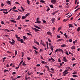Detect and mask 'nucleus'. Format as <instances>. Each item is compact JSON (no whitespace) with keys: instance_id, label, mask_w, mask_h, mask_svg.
<instances>
[{"instance_id":"1","label":"nucleus","mask_w":80,"mask_h":80,"mask_svg":"<svg viewBox=\"0 0 80 80\" xmlns=\"http://www.w3.org/2000/svg\"><path fill=\"white\" fill-rule=\"evenodd\" d=\"M36 21L37 22H35V23H41V21L39 20V18L38 17L36 19Z\"/></svg>"},{"instance_id":"2","label":"nucleus","mask_w":80,"mask_h":80,"mask_svg":"<svg viewBox=\"0 0 80 80\" xmlns=\"http://www.w3.org/2000/svg\"><path fill=\"white\" fill-rule=\"evenodd\" d=\"M32 29H33V30L35 31V32H37V31L39 32V31H40V30H39V29H37V28H33V27H32Z\"/></svg>"},{"instance_id":"3","label":"nucleus","mask_w":80,"mask_h":80,"mask_svg":"<svg viewBox=\"0 0 80 80\" xmlns=\"http://www.w3.org/2000/svg\"><path fill=\"white\" fill-rule=\"evenodd\" d=\"M57 0H52L51 1V2L52 3V4H54L55 5V3H56V2Z\"/></svg>"},{"instance_id":"4","label":"nucleus","mask_w":80,"mask_h":80,"mask_svg":"<svg viewBox=\"0 0 80 80\" xmlns=\"http://www.w3.org/2000/svg\"><path fill=\"white\" fill-rule=\"evenodd\" d=\"M51 21L52 23H54V22H55V18H52L51 19Z\"/></svg>"},{"instance_id":"5","label":"nucleus","mask_w":80,"mask_h":80,"mask_svg":"<svg viewBox=\"0 0 80 80\" xmlns=\"http://www.w3.org/2000/svg\"><path fill=\"white\" fill-rule=\"evenodd\" d=\"M63 41V39H59L58 40H57L56 42H60V41Z\"/></svg>"},{"instance_id":"6","label":"nucleus","mask_w":80,"mask_h":80,"mask_svg":"<svg viewBox=\"0 0 80 80\" xmlns=\"http://www.w3.org/2000/svg\"><path fill=\"white\" fill-rule=\"evenodd\" d=\"M46 45H47V48L48 49L49 48H48V42H46Z\"/></svg>"},{"instance_id":"7","label":"nucleus","mask_w":80,"mask_h":80,"mask_svg":"<svg viewBox=\"0 0 80 80\" xmlns=\"http://www.w3.org/2000/svg\"><path fill=\"white\" fill-rule=\"evenodd\" d=\"M9 42L11 44V45H13L14 44H15V42H11L10 41H9Z\"/></svg>"},{"instance_id":"8","label":"nucleus","mask_w":80,"mask_h":80,"mask_svg":"<svg viewBox=\"0 0 80 80\" xmlns=\"http://www.w3.org/2000/svg\"><path fill=\"white\" fill-rule=\"evenodd\" d=\"M63 61H64V62H67V61H68V60H67V59H66V58L65 57H64L63 58Z\"/></svg>"},{"instance_id":"9","label":"nucleus","mask_w":80,"mask_h":80,"mask_svg":"<svg viewBox=\"0 0 80 80\" xmlns=\"http://www.w3.org/2000/svg\"><path fill=\"white\" fill-rule=\"evenodd\" d=\"M69 28H70V27H71V28H73V24H70L68 25Z\"/></svg>"},{"instance_id":"10","label":"nucleus","mask_w":80,"mask_h":80,"mask_svg":"<svg viewBox=\"0 0 80 80\" xmlns=\"http://www.w3.org/2000/svg\"><path fill=\"white\" fill-rule=\"evenodd\" d=\"M23 38L24 40H28V38L24 36H23Z\"/></svg>"},{"instance_id":"11","label":"nucleus","mask_w":80,"mask_h":80,"mask_svg":"<svg viewBox=\"0 0 80 80\" xmlns=\"http://www.w3.org/2000/svg\"><path fill=\"white\" fill-rule=\"evenodd\" d=\"M34 27H35V28H38V29H40V28L37 26L34 25Z\"/></svg>"},{"instance_id":"12","label":"nucleus","mask_w":80,"mask_h":80,"mask_svg":"<svg viewBox=\"0 0 80 80\" xmlns=\"http://www.w3.org/2000/svg\"><path fill=\"white\" fill-rule=\"evenodd\" d=\"M75 46L74 45L73 47L72 46V47L71 48L72 50H73V49L75 50Z\"/></svg>"},{"instance_id":"13","label":"nucleus","mask_w":80,"mask_h":80,"mask_svg":"<svg viewBox=\"0 0 80 80\" xmlns=\"http://www.w3.org/2000/svg\"><path fill=\"white\" fill-rule=\"evenodd\" d=\"M59 51H61V52H62V53H63L64 52L63 51V50L60 49V48H59L58 49Z\"/></svg>"},{"instance_id":"14","label":"nucleus","mask_w":80,"mask_h":80,"mask_svg":"<svg viewBox=\"0 0 80 80\" xmlns=\"http://www.w3.org/2000/svg\"><path fill=\"white\" fill-rule=\"evenodd\" d=\"M22 65L23 66H26L27 65V64H25V62H24L22 63Z\"/></svg>"},{"instance_id":"15","label":"nucleus","mask_w":80,"mask_h":80,"mask_svg":"<svg viewBox=\"0 0 80 80\" xmlns=\"http://www.w3.org/2000/svg\"><path fill=\"white\" fill-rule=\"evenodd\" d=\"M66 44H63V45H61V47H66Z\"/></svg>"},{"instance_id":"16","label":"nucleus","mask_w":80,"mask_h":80,"mask_svg":"<svg viewBox=\"0 0 80 80\" xmlns=\"http://www.w3.org/2000/svg\"><path fill=\"white\" fill-rule=\"evenodd\" d=\"M72 77H74V78H76V77H78V76H77L75 74H74V75H72Z\"/></svg>"},{"instance_id":"17","label":"nucleus","mask_w":80,"mask_h":80,"mask_svg":"<svg viewBox=\"0 0 80 80\" xmlns=\"http://www.w3.org/2000/svg\"><path fill=\"white\" fill-rule=\"evenodd\" d=\"M20 16H18V18H17L16 20H20Z\"/></svg>"},{"instance_id":"18","label":"nucleus","mask_w":80,"mask_h":80,"mask_svg":"<svg viewBox=\"0 0 80 80\" xmlns=\"http://www.w3.org/2000/svg\"><path fill=\"white\" fill-rule=\"evenodd\" d=\"M42 45L44 47H46V45L45 44V43H44V42H43V43H42Z\"/></svg>"},{"instance_id":"19","label":"nucleus","mask_w":80,"mask_h":80,"mask_svg":"<svg viewBox=\"0 0 80 80\" xmlns=\"http://www.w3.org/2000/svg\"><path fill=\"white\" fill-rule=\"evenodd\" d=\"M43 64H46L47 62H46L44 61H42L41 62Z\"/></svg>"},{"instance_id":"20","label":"nucleus","mask_w":80,"mask_h":80,"mask_svg":"<svg viewBox=\"0 0 80 80\" xmlns=\"http://www.w3.org/2000/svg\"><path fill=\"white\" fill-rule=\"evenodd\" d=\"M7 3H8L9 5H11V1H8V2H7Z\"/></svg>"},{"instance_id":"21","label":"nucleus","mask_w":80,"mask_h":80,"mask_svg":"<svg viewBox=\"0 0 80 80\" xmlns=\"http://www.w3.org/2000/svg\"><path fill=\"white\" fill-rule=\"evenodd\" d=\"M77 40H76L75 41L73 42V43H74V45H75V43H77Z\"/></svg>"},{"instance_id":"22","label":"nucleus","mask_w":80,"mask_h":80,"mask_svg":"<svg viewBox=\"0 0 80 80\" xmlns=\"http://www.w3.org/2000/svg\"><path fill=\"white\" fill-rule=\"evenodd\" d=\"M1 11H7V9L4 8L1 9Z\"/></svg>"},{"instance_id":"23","label":"nucleus","mask_w":80,"mask_h":80,"mask_svg":"<svg viewBox=\"0 0 80 80\" xmlns=\"http://www.w3.org/2000/svg\"><path fill=\"white\" fill-rule=\"evenodd\" d=\"M53 48H54V47L53 46H51V50H53Z\"/></svg>"},{"instance_id":"24","label":"nucleus","mask_w":80,"mask_h":80,"mask_svg":"<svg viewBox=\"0 0 80 80\" xmlns=\"http://www.w3.org/2000/svg\"><path fill=\"white\" fill-rule=\"evenodd\" d=\"M11 22H13V23H16V21L13 20H11Z\"/></svg>"},{"instance_id":"25","label":"nucleus","mask_w":80,"mask_h":80,"mask_svg":"<svg viewBox=\"0 0 80 80\" xmlns=\"http://www.w3.org/2000/svg\"><path fill=\"white\" fill-rule=\"evenodd\" d=\"M47 7H48V8L46 10V11L47 12H48V11H49V10H50V8H49L48 7V6H47Z\"/></svg>"},{"instance_id":"26","label":"nucleus","mask_w":80,"mask_h":80,"mask_svg":"<svg viewBox=\"0 0 80 80\" xmlns=\"http://www.w3.org/2000/svg\"><path fill=\"white\" fill-rule=\"evenodd\" d=\"M42 21L43 23H46V22H47L46 21H45L43 19H42Z\"/></svg>"},{"instance_id":"27","label":"nucleus","mask_w":80,"mask_h":80,"mask_svg":"<svg viewBox=\"0 0 80 80\" xmlns=\"http://www.w3.org/2000/svg\"><path fill=\"white\" fill-rule=\"evenodd\" d=\"M21 7L22 11L23 12H24V11H25V9L23 8V7H22V6H21Z\"/></svg>"},{"instance_id":"28","label":"nucleus","mask_w":80,"mask_h":80,"mask_svg":"<svg viewBox=\"0 0 80 80\" xmlns=\"http://www.w3.org/2000/svg\"><path fill=\"white\" fill-rule=\"evenodd\" d=\"M35 43H36L37 45H40V44H39V42H38L37 41H36V42H35Z\"/></svg>"},{"instance_id":"29","label":"nucleus","mask_w":80,"mask_h":80,"mask_svg":"<svg viewBox=\"0 0 80 80\" xmlns=\"http://www.w3.org/2000/svg\"><path fill=\"white\" fill-rule=\"evenodd\" d=\"M27 2L28 5H30V1H29V0H27Z\"/></svg>"},{"instance_id":"30","label":"nucleus","mask_w":80,"mask_h":80,"mask_svg":"<svg viewBox=\"0 0 80 80\" xmlns=\"http://www.w3.org/2000/svg\"><path fill=\"white\" fill-rule=\"evenodd\" d=\"M26 18V16H23L22 17V19H25Z\"/></svg>"},{"instance_id":"31","label":"nucleus","mask_w":80,"mask_h":80,"mask_svg":"<svg viewBox=\"0 0 80 80\" xmlns=\"http://www.w3.org/2000/svg\"><path fill=\"white\" fill-rule=\"evenodd\" d=\"M48 42H50V43H52V41H51V40L50 38H48Z\"/></svg>"},{"instance_id":"32","label":"nucleus","mask_w":80,"mask_h":80,"mask_svg":"<svg viewBox=\"0 0 80 80\" xmlns=\"http://www.w3.org/2000/svg\"><path fill=\"white\" fill-rule=\"evenodd\" d=\"M32 47L34 48V49H35V50H37V48L34 47V46H33Z\"/></svg>"},{"instance_id":"33","label":"nucleus","mask_w":80,"mask_h":80,"mask_svg":"<svg viewBox=\"0 0 80 80\" xmlns=\"http://www.w3.org/2000/svg\"><path fill=\"white\" fill-rule=\"evenodd\" d=\"M47 33L48 35H50V34H51V32H47Z\"/></svg>"},{"instance_id":"34","label":"nucleus","mask_w":80,"mask_h":80,"mask_svg":"<svg viewBox=\"0 0 80 80\" xmlns=\"http://www.w3.org/2000/svg\"><path fill=\"white\" fill-rule=\"evenodd\" d=\"M51 59L52 60V62H54L55 61V60H54V59L53 58H51Z\"/></svg>"},{"instance_id":"35","label":"nucleus","mask_w":80,"mask_h":80,"mask_svg":"<svg viewBox=\"0 0 80 80\" xmlns=\"http://www.w3.org/2000/svg\"><path fill=\"white\" fill-rule=\"evenodd\" d=\"M58 62H59V63H61V60H60V58H59L58 59Z\"/></svg>"},{"instance_id":"36","label":"nucleus","mask_w":80,"mask_h":80,"mask_svg":"<svg viewBox=\"0 0 80 80\" xmlns=\"http://www.w3.org/2000/svg\"><path fill=\"white\" fill-rule=\"evenodd\" d=\"M61 28H62V27H61L59 28H58V32H59V31H60V29H61Z\"/></svg>"},{"instance_id":"37","label":"nucleus","mask_w":80,"mask_h":80,"mask_svg":"<svg viewBox=\"0 0 80 80\" xmlns=\"http://www.w3.org/2000/svg\"><path fill=\"white\" fill-rule=\"evenodd\" d=\"M17 40L18 41H23V39H17Z\"/></svg>"},{"instance_id":"38","label":"nucleus","mask_w":80,"mask_h":80,"mask_svg":"<svg viewBox=\"0 0 80 80\" xmlns=\"http://www.w3.org/2000/svg\"><path fill=\"white\" fill-rule=\"evenodd\" d=\"M75 60V58H74L73 57H72V61H73Z\"/></svg>"},{"instance_id":"39","label":"nucleus","mask_w":80,"mask_h":80,"mask_svg":"<svg viewBox=\"0 0 80 80\" xmlns=\"http://www.w3.org/2000/svg\"><path fill=\"white\" fill-rule=\"evenodd\" d=\"M68 72V70H65L64 72H62V73H66Z\"/></svg>"},{"instance_id":"40","label":"nucleus","mask_w":80,"mask_h":80,"mask_svg":"<svg viewBox=\"0 0 80 80\" xmlns=\"http://www.w3.org/2000/svg\"><path fill=\"white\" fill-rule=\"evenodd\" d=\"M40 2L41 3H45V1H43V0H41Z\"/></svg>"},{"instance_id":"41","label":"nucleus","mask_w":80,"mask_h":80,"mask_svg":"<svg viewBox=\"0 0 80 80\" xmlns=\"http://www.w3.org/2000/svg\"><path fill=\"white\" fill-rule=\"evenodd\" d=\"M12 10H15L16 9V7L15 6H14L12 8Z\"/></svg>"},{"instance_id":"42","label":"nucleus","mask_w":80,"mask_h":80,"mask_svg":"<svg viewBox=\"0 0 80 80\" xmlns=\"http://www.w3.org/2000/svg\"><path fill=\"white\" fill-rule=\"evenodd\" d=\"M64 35L65 36V37H66V38H67V34H66V33H65L64 34Z\"/></svg>"},{"instance_id":"43","label":"nucleus","mask_w":80,"mask_h":80,"mask_svg":"<svg viewBox=\"0 0 80 80\" xmlns=\"http://www.w3.org/2000/svg\"><path fill=\"white\" fill-rule=\"evenodd\" d=\"M77 74V72L75 71H74L73 73H72V74L74 75V74Z\"/></svg>"},{"instance_id":"44","label":"nucleus","mask_w":80,"mask_h":80,"mask_svg":"<svg viewBox=\"0 0 80 80\" xmlns=\"http://www.w3.org/2000/svg\"><path fill=\"white\" fill-rule=\"evenodd\" d=\"M23 60H22L19 63V65H21L22 63H23Z\"/></svg>"},{"instance_id":"45","label":"nucleus","mask_w":80,"mask_h":80,"mask_svg":"<svg viewBox=\"0 0 80 80\" xmlns=\"http://www.w3.org/2000/svg\"><path fill=\"white\" fill-rule=\"evenodd\" d=\"M3 13H5V14H7V13H8V12H5V11H3Z\"/></svg>"},{"instance_id":"46","label":"nucleus","mask_w":80,"mask_h":80,"mask_svg":"<svg viewBox=\"0 0 80 80\" xmlns=\"http://www.w3.org/2000/svg\"><path fill=\"white\" fill-rule=\"evenodd\" d=\"M80 8H78L75 11V12H77V11L78 10H80Z\"/></svg>"},{"instance_id":"47","label":"nucleus","mask_w":80,"mask_h":80,"mask_svg":"<svg viewBox=\"0 0 80 80\" xmlns=\"http://www.w3.org/2000/svg\"><path fill=\"white\" fill-rule=\"evenodd\" d=\"M27 59L28 60H31V58H30V57H28L27 58Z\"/></svg>"},{"instance_id":"48","label":"nucleus","mask_w":80,"mask_h":80,"mask_svg":"<svg viewBox=\"0 0 80 80\" xmlns=\"http://www.w3.org/2000/svg\"><path fill=\"white\" fill-rule=\"evenodd\" d=\"M8 70H5L4 71V73H5L6 72H8Z\"/></svg>"},{"instance_id":"49","label":"nucleus","mask_w":80,"mask_h":80,"mask_svg":"<svg viewBox=\"0 0 80 80\" xmlns=\"http://www.w3.org/2000/svg\"><path fill=\"white\" fill-rule=\"evenodd\" d=\"M5 30H6V31H7L8 32H10V30H9L8 29H5Z\"/></svg>"},{"instance_id":"50","label":"nucleus","mask_w":80,"mask_h":80,"mask_svg":"<svg viewBox=\"0 0 80 80\" xmlns=\"http://www.w3.org/2000/svg\"><path fill=\"white\" fill-rule=\"evenodd\" d=\"M50 7H51V8H53V6L52 5H50Z\"/></svg>"},{"instance_id":"51","label":"nucleus","mask_w":80,"mask_h":80,"mask_svg":"<svg viewBox=\"0 0 80 80\" xmlns=\"http://www.w3.org/2000/svg\"><path fill=\"white\" fill-rule=\"evenodd\" d=\"M21 43H24V44H25V42L23 41H20Z\"/></svg>"},{"instance_id":"52","label":"nucleus","mask_w":80,"mask_h":80,"mask_svg":"<svg viewBox=\"0 0 80 80\" xmlns=\"http://www.w3.org/2000/svg\"><path fill=\"white\" fill-rule=\"evenodd\" d=\"M80 27L78 28L77 29L78 32H79V31H80Z\"/></svg>"},{"instance_id":"53","label":"nucleus","mask_w":80,"mask_h":80,"mask_svg":"<svg viewBox=\"0 0 80 80\" xmlns=\"http://www.w3.org/2000/svg\"><path fill=\"white\" fill-rule=\"evenodd\" d=\"M65 53L66 54V55H69V54H68V52L67 51H66Z\"/></svg>"},{"instance_id":"54","label":"nucleus","mask_w":80,"mask_h":80,"mask_svg":"<svg viewBox=\"0 0 80 80\" xmlns=\"http://www.w3.org/2000/svg\"><path fill=\"white\" fill-rule=\"evenodd\" d=\"M1 23L2 25H4V22L3 21L1 22Z\"/></svg>"},{"instance_id":"55","label":"nucleus","mask_w":80,"mask_h":80,"mask_svg":"<svg viewBox=\"0 0 80 80\" xmlns=\"http://www.w3.org/2000/svg\"><path fill=\"white\" fill-rule=\"evenodd\" d=\"M1 7H3V6H4V4H3V3H1Z\"/></svg>"},{"instance_id":"56","label":"nucleus","mask_w":80,"mask_h":80,"mask_svg":"<svg viewBox=\"0 0 80 80\" xmlns=\"http://www.w3.org/2000/svg\"><path fill=\"white\" fill-rule=\"evenodd\" d=\"M59 51V50L58 49H57L55 51V52H58Z\"/></svg>"},{"instance_id":"57","label":"nucleus","mask_w":80,"mask_h":80,"mask_svg":"<svg viewBox=\"0 0 80 80\" xmlns=\"http://www.w3.org/2000/svg\"><path fill=\"white\" fill-rule=\"evenodd\" d=\"M17 51H15V56H16V55H17Z\"/></svg>"},{"instance_id":"58","label":"nucleus","mask_w":80,"mask_h":80,"mask_svg":"<svg viewBox=\"0 0 80 80\" xmlns=\"http://www.w3.org/2000/svg\"><path fill=\"white\" fill-rule=\"evenodd\" d=\"M29 13H28L25 15V16H26V17H27V16H28V15H29Z\"/></svg>"},{"instance_id":"59","label":"nucleus","mask_w":80,"mask_h":80,"mask_svg":"<svg viewBox=\"0 0 80 80\" xmlns=\"http://www.w3.org/2000/svg\"><path fill=\"white\" fill-rule=\"evenodd\" d=\"M55 30V27H53V28L52 29V31L53 32H55V31H54Z\"/></svg>"},{"instance_id":"60","label":"nucleus","mask_w":80,"mask_h":80,"mask_svg":"<svg viewBox=\"0 0 80 80\" xmlns=\"http://www.w3.org/2000/svg\"><path fill=\"white\" fill-rule=\"evenodd\" d=\"M27 35H32V34H30V33H27Z\"/></svg>"},{"instance_id":"61","label":"nucleus","mask_w":80,"mask_h":80,"mask_svg":"<svg viewBox=\"0 0 80 80\" xmlns=\"http://www.w3.org/2000/svg\"><path fill=\"white\" fill-rule=\"evenodd\" d=\"M68 20V19H64L63 20V21H64L65 22H67V21Z\"/></svg>"},{"instance_id":"62","label":"nucleus","mask_w":80,"mask_h":80,"mask_svg":"<svg viewBox=\"0 0 80 80\" xmlns=\"http://www.w3.org/2000/svg\"><path fill=\"white\" fill-rule=\"evenodd\" d=\"M15 3L16 4H18V5H20V3H18V2H15Z\"/></svg>"},{"instance_id":"63","label":"nucleus","mask_w":80,"mask_h":80,"mask_svg":"<svg viewBox=\"0 0 80 80\" xmlns=\"http://www.w3.org/2000/svg\"><path fill=\"white\" fill-rule=\"evenodd\" d=\"M43 43V41L42 40H41V42H40V43L41 44H42V43Z\"/></svg>"},{"instance_id":"64","label":"nucleus","mask_w":80,"mask_h":80,"mask_svg":"<svg viewBox=\"0 0 80 80\" xmlns=\"http://www.w3.org/2000/svg\"><path fill=\"white\" fill-rule=\"evenodd\" d=\"M72 42V39H69V42Z\"/></svg>"}]
</instances>
